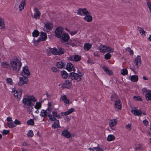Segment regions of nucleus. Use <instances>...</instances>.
Wrapping results in <instances>:
<instances>
[{
    "label": "nucleus",
    "mask_w": 151,
    "mask_h": 151,
    "mask_svg": "<svg viewBox=\"0 0 151 151\" xmlns=\"http://www.w3.org/2000/svg\"><path fill=\"white\" fill-rule=\"evenodd\" d=\"M22 65L21 62L19 59H16L10 63V67L13 70L19 71Z\"/></svg>",
    "instance_id": "obj_1"
},
{
    "label": "nucleus",
    "mask_w": 151,
    "mask_h": 151,
    "mask_svg": "<svg viewBox=\"0 0 151 151\" xmlns=\"http://www.w3.org/2000/svg\"><path fill=\"white\" fill-rule=\"evenodd\" d=\"M37 101V99L33 96H28L27 98H23L22 100L23 104L27 106H32L33 104L32 103V101L35 102Z\"/></svg>",
    "instance_id": "obj_2"
},
{
    "label": "nucleus",
    "mask_w": 151,
    "mask_h": 151,
    "mask_svg": "<svg viewBox=\"0 0 151 151\" xmlns=\"http://www.w3.org/2000/svg\"><path fill=\"white\" fill-rule=\"evenodd\" d=\"M81 73L80 72H78L76 73L74 72L70 73L69 77L72 80H77V81L81 80Z\"/></svg>",
    "instance_id": "obj_3"
},
{
    "label": "nucleus",
    "mask_w": 151,
    "mask_h": 151,
    "mask_svg": "<svg viewBox=\"0 0 151 151\" xmlns=\"http://www.w3.org/2000/svg\"><path fill=\"white\" fill-rule=\"evenodd\" d=\"M52 114H50V112H49L48 116L50 120L52 121H54L56 119V117L58 118H61L62 117L59 115L57 114V112L55 110H54L52 112Z\"/></svg>",
    "instance_id": "obj_4"
},
{
    "label": "nucleus",
    "mask_w": 151,
    "mask_h": 151,
    "mask_svg": "<svg viewBox=\"0 0 151 151\" xmlns=\"http://www.w3.org/2000/svg\"><path fill=\"white\" fill-rule=\"evenodd\" d=\"M59 38L61 39V41L62 42H64L66 44V43L69 40L70 37L67 33H64Z\"/></svg>",
    "instance_id": "obj_5"
},
{
    "label": "nucleus",
    "mask_w": 151,
    "mask_h": 151,
    "mask_svg": "<svg viewBox=\"0 0 151 151\" xmlns=\"http://www.w3.org/2000/svg\"><path fill=\"white\" fill-rule=\"evenodd\" d=\"M131 112L135 116H141L142 114L144 115H146L145 112H142L140 109H137L135 108L132 109L131 111Z\"/></svg>",
    "instance_id": "obj_6"
},
{
    "label": "nucleus",
    "mask_w": 151,
    "mask_h": 151,
    "mask_svg": "<svg viewBox=\"0 0 151 151\" xmlns=\"http://www.w3.org/2000/svg\"><path fill=\"white\" fill-rule=\"evenodd\" d=\"M22 77H20L19 81L18 83V85L19 86H22L25 84H27L28 82V79L24 76Z\"/></svg>",
    "instance_id": "obj_7"
},
{
    "label": "nucleus",
    "mask_w": 151,
    "mask_h": 151,
    "mask_svg": "<svg viewBox=\"0 0 151 151\" xmlns=\"http://www.w3.org/2000/svg\"><path fill=\"white\" fill-rule=\"evenodd\" d=\"M52 110L50 108H48L46 110L43 109L41 111L40 115L41 117L46 116L47 115V114H48L49 112L51 114Z\"/></svg>",
    "instance_id": "obj_8"
},
{
    "label": "nucleus",
    "mask_w": 151,
    "mask_h": 151,
    "mask_svg": "<svg viewBox=\"0 0 151 151\" xmlns=\"http://www.w3.org/2000/svg\"><path fill=\"white\" fill-rule=\"evenodd\" d=\"M81 56L78 55L71 56L68 58L69 60L78 62L81 60Z\"/></svg>",
    "instance_id": "obj_9"
},
{
    "label": "nucleus",
    "mask_w": 151,
    "mask_h": 151,
    "mask_svg": "<svg viewBox=\"0 0 151 151\" xmlns=\"http://www.w3.org/2000/svg\"><path fill=\"white\" fill-rule=\"evenodd\" d=\"M77 41L75 39H71L66 44H65V45H69L70 46H71L72 47H74V46L77 47Z\"/></svg>",
    "instance_id": "obj_10"
},
{
    "label": "nucleus",
    "mask_w": 151,
    "mask_h": 151,
    "mask_svg": "<svg viewBox=\"0 0 151 151\" xmlns=\"http://www.w3.org/2000/svg\"><path fill=\"white\" fill-rule=\"evenodd\" d=\"M63 29L61 27H58L55 31V36L59 38L63 34Z\"/></svg>",
    "instance_id": "obj_11"
},
{
    "label": "nucleus",
    "mask_w": 151,
    "mask_h": 151,
    "mask_svg": "<svg viewBox=\"0 0 151 151\" xmlns=\"http://www.w3.org/2000/svg\"><path fill=\"white\" fill-rule=\"evenodd\" d=\"M47 52H49L50 54L51 52L53 55H58V49L55 47L53 48L48 47L47 50Z\"/></svg>",
    "instance_id": "obj_12"
},
{
    "label": "nucleus",
    "mask_w": 151,
    "mask_h": 151,
    "mask_svg": "<svg viewBox=\"0 0 151 151\" xmlns=\"http://www.w3.org/2000/svg\"><path fill=\"white\" fill-rule=\"evenodd\" d=\"M66 68L67 70L69 71H73L74 72L76 71V69L74 67L73 64L70 63H67Z\"/></svg>",
    "instance_id": "obj_13"
},
{
    "label": "nucleus",
    "mask_w": 151,
    "mask_h": 151,
    "mask_svg": "<svg viewBox=\"0 0 151 151\" xmlns=\"http://www.w3.org/2000/svg\"><path fill=\"white\" fill-rule=\"evenodd\" d=\"M34 11L35 12L34 15L33 16H32V17L35 19H37L40 17V13L38 9L36 7L35 8Z\"/></svg>",
    "instance_id": "obj_14"
},
{
    "label": "nucleus",
    "mask_w": 151,
    "mask_h": 151,
    "mask_svg": "<svg viewBox=\"0 0 151 151\" xmlns=\"http://www.w3.org/2000/svg\"><path fill=\"white\" fill-rule=\"evenodd\" d=\"M30 72L29 71L28 67L26 66L23 68V71L22 73V75L24 76L27 75V76L30 75Z\"/></svg>",
    "instance_id": "obj_15"
},
{
    "label": "nucleus",
    "mask_w": 151,
    "mask_h": 151,
    "mask_svg": "<svg viewBox=\"0 0 151 151\" xmlns=\"http://www.w3.org/2000/svg\"><path fill=\"white\" fill-rule=\"evenodd\" d=\"M122 104L119 99L115 101L114 107L117 110H120L122 108Z\"/></svg>",
    "instance_id": "obj_16"
},
{
    "label": "nucleus",
    "mask_w": 151,
    "mask_h": 151,
    "mask_svg": "<svg viewBox=\"0 0 151 151\" xmlns=\"http://www.w3.org/2000/svg\"><path fill=\"white\" fill-rule=\"evenodd\" d=\"M141 63V60L140 56L139 55H137L134 59V63L137 67H138L140 65Z\"/></svg>",
    "instance_id": "obj_17"
},
{
    "label": "nucleus",
    "mask_w": 151,
    "mask_h": 151,
    "mask_svg": "<svg viewBox=\"0 0 151 151\" xmlns=\"http://www.w3.org/2000/svg\"><path fill=\"white\" fill-rule=\"evenodd\" d=\"M53 24L51 23L50 22H47L45 23L44 27L46 28V29L47 31L48 30H51L52 29Z\"/></svg>",
    "instance_id": "obj_18"
},
{
    "label": "nucleus",
    "mask_w": 151,
    "mask_h": 151,
    "mask_svg": "<svg viewBox=\"0 0 151 151\" xmlns=\"http://www.w3.org/2000/svg\"><path fill=\"white\" fill-rule=\"evenodd\" d=\"M117 120L116 119H114L111 120L109 122V126L113 130H115L113 129L112 127L116 126L117 124Z\"/></svg>",
    "instance_id": "obj_19"
},
{
    "label": "nucleus",
    "mask_w": 151,
    "mask_h": 151,
    "mask_svg": "<svg viewBox=\"0 0 151 151\" xmlns=\"http://www.w3.org/2000/svg\"><path fill=\"white\" fill-rule=\"evenodd\" d=\"M114 52V49L111 48L110 47L104 45V52L111 53Z\"/></svg>",
    "instance_id": "obj_20"
},
{
    "label": "nucleus",
    "mask_w": 151,
    "mask_h": 151,
    "mask_svg": "<svg viewBox=\"0 0 151 151\" xmlns=\"http://www.w3.org/2000/svg\"><path fill=\"white\" fill-rule=\"evenodd\" d=\"M62 135L66 138H69L71 136V134L69 132L66 130L63 131Z\"/></svg>",
    "instance_id": "obj_21"
},
{
    "label": "nucleus",
    "mask_w": 151,
    "mask_h": 151,
    "mask_svg": "<svg viewBox=\"0 0 151 151\" xmlns=\"http://www.w3.org/2000/svg\"><path fill=\"white\" fill-rule=\"evenodd\" d=\"M39 38L42 41L45 40L47 38L46 34L43 32H41Z\"/></svg>",
    "instance_id": "obj_22"
},
{
    "label": "nucleus",
    "mask_w": 151,
    "mask_h": 151,
    "mask_svg": "<svg viewBox=\"0 0 151 151\" xmlns=\"http://www.w3.org/2000/svg\"><path fill=\"white\" fill-rule=\"evenodd\" d=\"M71 85V82L68 80L65 81V83L63 84V86L64 88L69 89Z\"/></svg>",
    "instance_id": "obj_23"
},
{
    "label": "nucleus",
    "mask_w": 151,
    "mask_h": 151,
    "mask_svg": "<svg viewBox=\"0 0 151 151\" xmlns=\"http://www.w3.org/2000/svg\"><path fill=\"white\" fill-rule=\"evenodd\" d=\"M54 121H55L54 122L52 126V128L56 129L58 128L59 126H59V120L56 119Z\"/></svg>",
    "instance_id": "obj_24"
},
{
    "label": "nucleus",
    "mask_w": 151,
    "mask_h": 151,
    "mask_svg": "<svg viewBox=\"0 0 151 151\" xmlns=\"http://www.w3.org/2000/svg\"><path fill=\"white\" fill-rule=\"evenodd\" d=\"M25 5V0L22 1L21 3L19 4V10L21 11L22 10H23Z\"/></svg>",
    "instance_id": "obj_25"
},
{
    "label": "nucleus",
    "mask_w": 151,
    "mask_h": 151,
    "mask_svg": "<svg viewBox=\"0 0 151 151\" xmlns=\"http://www.w3.org/2000/svg\"><path fill=\"white\" fill-rule=\"evenodd\" d=\"M86 15L84 17V19L88 22H90L92 20V17L90 14Z\"/></svg>",
    "instance_id": "obj_26"
},
{
    "label": "nucleus",
    "mask_w": 151,
    "mask_h": 151,
    "mask_svg": "<svg viewBox=\"0 0 151 151\" xmlns=\"http://www.w3.org/2000/svg\"><path fill=\"white\" fill-rule=\"evenodd\" d=\"M104 71L109 76L112 75L113 74L112 71L106 67H104Z\"/></svg>",
    "instance_id": "obj_27"
},
{
    "label": "nucleus",
    "mask_w": 151,
    "mask_h": 151,
    "mask_svg": "<svg viewBox=\"0 0 151 151\" xmlns=\"http://www.w3.org/2000/svg\"><path fill=\"white\" fill-rule=\"evenodd\" d=\"M1 66L4 68H8L10 67V65L7 62H3L1 63Z\"/></svg>",
    "instance_id": "obj_28"
},
{
    "label": "nucleus",
    "mask_w": 151,
    "mask_h": 151,
    "mask_svg": "<svg viewBox=\"0 0 151 151\" xmlns=\"http://www.w3.org/2000/svg\"><path fill=\"white\" fill-rule=\"evenodd\" d=\"M91 47V45L89 43H86L84 45V49L86 50H89Z\"/></svg>",
    "instance_id": "obj_29"
},
{
    "label": "nucleus",
    "mask_w": 151,
    "mask_h": 151,
    "mask_svg": "<svg viewBox=\"0 0 151 151\" xmlns=\"http://www.w3.org/2000/svg\"><path fill=\"white\" fill-rule=\"evenodd\" d=\"M7 124L8 127L9 128H12L16 127V125L14 122L12 121L7 122Z\"/></svg>",
    "instance_id": "obj_30"
},
{
    "label": "nucleus",
    "mask_w": 151,
    "mask_h": 151,
    "mask_svg": "<svg viewBox=\"0 0 151 151\" xmlns=\"http://www.w3.org/2000/svg\"><path fill=\"white\" fill-rule=\"evenodd\" d=\"M115 139V137L114 135L110 134L108 135L107 139L108 141L110 142L114 140Z\"/></svg>",
    "instance_id": "obj_31"
},
{
    "label": "nucleus",
    "mask_w": 151,
    "mask_h": 151,
    "mask_svg": "<svg viewBox=\"0 0 151 151\" xmlns=\"http://www.w3.org/2000/svg\"><path fill=\"white\" fill-rule=\"evenodd\" d=\"M138 79V76L136 75L132 76L131 77L130 80L133 82H137Z\"/></svg>",
    "instance_id": "obj_32"
},
{
    "label": "nucleus",
    "mask_w": 151,
    "mask_h": 151,
    "mask_svg": "<svg viewBox=\"0 0 151 151\" xmlns=\"http://www.w3.org/2000/svg\"><path fill=\"white\" fill-rule=\"evenodd\" d=\"M61 75L64 79H65L68 77V74L65 71L63 70L61 72Z\"/></svg>",
    "instance_id": "obj_33"
},
{
    "label": "nucleus",
    "mask_w": 151,
    "mask_h": 151,
    "mask_svg": "<svg viewBox=\"0 0 151 151\" xmlns=\"http://www.w3.org/2000/svg\"><path fill=\"white\" fill-rule=\"evenodd\" d=\"M146 98L147 100H151V91H148L146 95Z\"/></svg>",
    "instance_id": "obj_34"
},
{
    "label": "nucleus",
    "mask_w": 151,
    "mask_h": 151,
    "mask_svg": "<svg viewBox=\"0 0 151 151\" xmlns=\"http://www.w3.org/2000/svg\"><path fill=\"white\" fill-rule=\"evenodd\" d=\"M61 99L63 101L64 103H65L66 104H68L69 102V100L67 99L65 95H64L61 97Z\"/></svg>",
    "instance_id": "obj_35"
},
{
    "label": "nucleus",
    "mask_w": 151,
    "mask_h": 151,
    "mask_svg": "<svg viewBox=\"0 0 151 151\" xmlns=\"http://www.w3.org/2000/svg\"><path fill=\"white\" fill-rule=\"evenodd\" d=\"M65 52V50L62 47H60L58 48V55H61L64 54Z\"/></svg>",
    "instance_id": "obj_36"
},
{
    "label": "nucleus",
    "mask_w": 151,
    "mask_h": 151,
    "mask_svg": "<svg viewBox=\"0 0 151 151\" xmlns=\"http://www.w3.org/2000/svg\"><path fill=\"white\" fill-rule=\"evenodd\" d=\"M57 67L58 68H63L64 66V64L61 62H59L56 63Z\"/></svg>",
    "instance_id": "obj_37"
},
{
    "label": "nucleus",
    "mask_w": 151,
    "mask_h": 151,
    "mask_svg": "<svg viewBox=\"0 0 151 151\" xmlns=\"http://www.w3.org/2000/svg\"><path fill=\"white\" fill-rule=\"evenodd\" d=\"M40 32L37 30H35L32 32V36L34 37H36L39 35Z\"/></svg>",
    "instance_id": "obj_38"
},
{
    "label": "nucleus",
    "mask_w": 151,
    "mask_h": 151,
    "mask_svg": "<svg viewBox=\"0 0 151 151\" xmlns=\"http://www.w3.org/2000/svg\"><path fill=\"white\" fill-rule=\"evenodd\" d=\"M4 27V19L0 17V28L1 29Z\"/></svg>",
    "instance_id": "obj_39"
},
{
    "label": "nucleus",
    "mask_w": 151,
    "mask_h": 151,
    "mask_svg": "<svg viewBox=\"0 0 151 151\" xmlns=\"http://www.w3.org/2000/svg\"><path fill=\"white\" fill-rule=\"evenodd\" d=\"M112 55L110 53H107L104 55V58L106 60H109L110 59Z\"/></svg>",
    "instance_id": "obj_40"
},
{
    "label": "nucleus",
    "mask_w": 151,
    "mask_h": 151,
    "mask_svg": "<svg viewBox=\"0 0 151 151\" xmlns=\"http://www.w3.org/2000/svg\"><path fill=\"white\" fill-rule=\"evenodd\" d=\"M117 95L115 94H113L111 96V100L115 101L118 99Z\"/></svg>",
    "instance_id": "obj_41"
},
{
    "label": "nucleus",
    "mask_w": 151,
    "mask_h": 151,
    "mask_svg": "<svg viewBox=\"0 0 151 151\" xmlns=\"http://www.w3.org/2000/svg\"><path fill=\"white\" fill-rule=\"evenodd\" d=\"M41 107V104L40 103L37 102L36 103V105L34 106V107L37 109H40Z\"/></svg>",
    "instance_id": "obj_42"
},
{
    "label": "nucleus",
    "mask_w": 151,
    "mask_h": 151,
    "mask_svg": "<svg viewBox=\"0 0 151 151\" xmlns=\"http://www.w3.org/2000/svg\"><path fill=\"white\" fill-rule=\"evenodd\" d=\"M27 124L28 125H33L34 124V121L33 119H30L27 122Z\"/></svg>",
    "instance_id": "obj_43"
},
{
    "label": "nucleus",
    "mask_w": 151,
    "mask_h": 151,
    "mask_svg": "<svg viewBox=\"0 0 151 151\" xmlns=\"http://www.w3.org/2000/svg\"><path fill=\"white\" fill-rule=\"evenodd\" d=\"M121 74L123 76L126 75L128 74V71L126 69H123L121 70Z\"/></svg>",
    "instance_id": "obj_44"
},
{
    "label": "nucleus",
    "mask_w": 151,
    "mask_h": 151,
    "mask_svg": "<svg viewBox=\"0 0 151 151\" xmlns=\"http://www.w3.org/2000/svg\"><path fill=\"white\" fill-rule=\"evenodd\" d=\"M82 13L83 14L86 15L90 14L88 12L87 10L85 8L83 9Z\"/></svg>",
    "instance_id": "obj_45"
},
{
    "label": "nucleus",
    "mask_w": 151,
    "mask_h": 151,
    "mask_svg": "<svg viewBox=\"0 0 151 151\" xmlns=\"http://www.w3.org/2000/svg\"><path fill=\"white\" fill-rule=\"evenodd\" d=\"M27 135L29 137H32L34 135L33 131L31 130H29L28 132Z\"/></svg>",
    "instance_id": "obj_46"
},
{
    "label": "nucleus",
    "mask_w": 151,
    "mask_h": 151,
    "mask_svg": "<svg viewBox=\"0 0 151 151\" xmlns=\"http://www.w3.org/2000/svg\"><path fill=\"white\" fill-rule=\"evenodd\" d=\"M33 41L34 45H36L39 42L42 41L40 39V38H39L37 40H36L35 39H34Z\"/></svg>",
    "instance_id": "obj_47"
},
{
    "label": "nucleus",
    "mask_w": 151,
    "mask_h": 151,
    "mask_svg": "<svg viewBox=\"0 0 151 151\" xmlns=\"http://www.w3.org/2000/svg\"><path fill=\"white\" fill-rule=\"evenodd\" d=\"M139 31L140 33H142V35H145V32L144 30L142 28L139 27Z\"/></svg>",
    "instance_id": "obj_48"
},
{
    "label": "nucleus",
    "mask_w": 151,
    "mask_h": 151,
    "mask_svg": "<svg viewBox=\"0 0 151 151\" xmlns=\"http://www.w3.org/2000/svg\"><path fill=\"white\" fill-rule=\"evenodd\" d=\"M83 12V9L79 8L77 13V14L80 15H82L83 14H82V12Z\"/></svg>",
    "instance_id": "obj_49"
},
{
    "label": "nucleus",
    "mask_w": 151,
    "mask_h": 151,
    "mask_svg": "<svg viewBox=\"0 0 151 151\" xmlns=\"http://www.w3.org/2000/svg\"><path fill=\"white\" fill-rule=\"evenodd\" d=\"M125 127L126 129H128L129 131H131L132 129L131 124H127L125 126Z\"/></svg>",
    "instance_id": "obj_50"
},
{
    "label": "nucleus",
    "mask_w": 151,
    "mask_h": 151,
    "mask_svg": "<svg viewBox=\"0 0 151 151\" xmlns=\"http://www.w3.org/2000/svg\"><path fill=\"white\" fill-rule=\"evenodd\" d=\"M9 133V130H3L2 133V134L4 135H7Z\"/></svg>",
    "instance_id": "obj_51"
},
{
    "label": "nucleus",
    "mask_w": 151,
    "mask_h": 151,
    "mask_svg": "<svg viewBox=\"0 0 151 151\" xmlns=\"http://www.w3.org/2000/svg\"><path fill=\"white\" fill-rule=\"evenodd\" d=\"M61 114L62 116H67L70 114V113H69V112L68 111H67L64 112H61Z\"/></svg>",
    "instance_id": "obj_52"
},
{
    "label": "nucleus",
    "mask_w": 151,
    "mask_h": 151,
    "mask_svg": "<svg viewBox=\"0 0 151 151\" xmlns=\"http://www.w3.org/2000/svg\"><path fill=\"white\" fill-rule=\"evenodd\" d=\"M6 82L7 83L9 84H12V80L11 78H8L6 79Z\"/></svg>",
    "instance_id": "obj_53"
},
{
    "label": "nucleus",
    "mask_w": 151,
    "mask_h": 151,
    "mask_svg": "<svg viewBox=\"0 0 151 151\" xmlns=\"http://www.w3.org/2000/svg\"><path fill=\"white\" fill-rule=\"evenodd\" d=\"M14 96L17 99H18L19 95L18 91L16 90H14Z\"/></svg>",
    "instance_id": "obj_54"
},
{
    "label": "nucleus",
    "mask_w": 151,
    "mask_h": 151,
    "mask_svg": "<svg viewBox=\"0 0 151 151\" xmlns=\"http://www.w3.org/2000/svg\"><path fill=\"white\" fill-rule=\"evenodd\" d=\"M133 99L135 100L138 101H141L142 100V99L139 96H134Z\"/></svg>",
    "instance_id": "obj_55"
},
{
    "label": "nucleus",
    "mask_w": 151,
    "mask_h": 151,
    "mask_svg": "<svg viewBox=\"0 0 151 151\" xmlns=\"http://www.w3.org/2000/svg\"><path fill=\"white\" fill-rule=\"evenodd\" d=\"M99 49L101 52L104 53V45L100 46L99 47Z\"/></svg>",
    "instance_id": "obj_56"
},
{
    "label": "nucleus",
    "mask_w": 151,
    "mask_h": 151,
    "mask_svg": "<svg viewBox=\"0 0 151 151\" xmlns=\"http://www.w3.org/2000/svg\"><path fill=\"white\" fill-rule=\"evenodd\" d=\"M15 124L16 125H20L21 123L17 119H16L15 120L14 122Z\"/></svg>",
    "instance_id": "obj_57"
},
{
    "label": "nucleus",
    "mask_w": 151,
    "mask_h": 151,
    "mask_svg": "<svg viewBox=\"0 0 151 151\" xmlns=\"http://www.w3.org/2000/svg\"><path fill=\"white\" fill-rule=\"evenodd\" d=\"M143 123L145 126H147L148 124V122L145 119L143 121Z\"/></svg>",
    "instance_id": "obj_58"
},
{
    "label": "nucleus",
    "mask_w": 151,
    "mask_h": 151,
    "mask_svg": "<svg viewBox=\"0 0 151 151\" xmlns=\"http://www.w3.org/2000/svg\"><path fill=\"white\" fill-rule=\"evenodd\" d=\"M147 4L151 13V3L149 1H147Z\"/></svg>",
    "instance_id": "obj_59"
},
{
    "label": "nucleus",
    "mask_w": 151,
    "mask_h": 151,
    "mask_svg": "<svg viewBox=\"0 0 151 151\" xmlns=\"http://www.w3.org/2000/svg\"><path fill=\"white\" fill-rule=\"evenodd\" d=\"M70 114L74 112L75 111V109L73 108H71L69 109L68 110Z\"/></svg>",
    "instance_id": "obj_60"
},
{
    "label": "nucleus",
    "mask_w": 151,
    "mask_h": 151,
    "mask_svg": "<svg viewBox=\"0 0 151 151\" xmlns=\"http://www.w3.org/2000/svg\"><path fill=\"white\" fill-rule=\"evenodd\" d=\"M77 33V31H71L70 32V34L71 35H73L76 34Z\"/></svg>",
    "instance_id": "obj_61"
},
{
    "label": "nucleus",
    "mask_w": 151,
    "mask_h": 151,
    "mask_svg": "<svg viewBox=\"0 0 151 151\" xmlns=\"http://www.w3.org/2000/svg\"><path fill=\"white\" fill-rule=\"evenodd\" d=\"M136 149L137 150H141V146L140 144H139L136 147Z\"/></svg>",
    "instance_id": "obj_62"
},
{
    "label": "nucleus",
    "mask_w": 151,
    "mask_h": 151,
    "mask_svg": "<svg viewBox=\"0 0 151 151\" xmlns=\"http://www.w3.org/2000/svg\"><path fill=\"white\" fill-rule=\"evenodd\" d=\"M51 69L52 71L53 72H56L57 71V69L56 68L52 67Z\"/></svg>",
    "instance_id": "obj_63"
},
{
    "label": "nucleus",
    "mask_w": 151,
    "mask_h": 151,
    "mask_svg": "<svg viewBox=\"0 0 151 151\" xmlns=\"http://www.w3.org/2000/svg\"><path fill=\"white\" fill-rule=\"evenodd\" d=\"M6 120L8 121V122L12 121V118L10 116L7 117Z\"/></svg>",
    "instance_id": "obj_64"
}]
</instances>
